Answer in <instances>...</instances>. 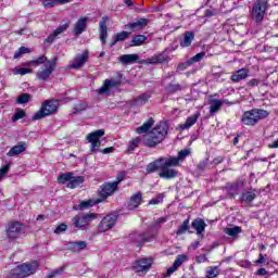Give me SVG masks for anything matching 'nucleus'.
Wrapping results in <instances>:
<instances>
[{
	"mask_svg": "<svg viewBox=\"0 0 278 278\" xmlns=\"http://www.w3.org/2000/svg\"><path fill=\"white\" fill-rule=\"evenodd\" d=\"M168 136V123L161 122L156 125L147 136H144L143 144L144 147H157L160 142L166 140Z\"/></svg>",
	"mask_w": 278,
	"mask_h": 278,
	"instance_id": "f257e3e1",
	"label": "nucleus"
},
{
	"mask_svg": "<svg viewBox=\"0 0 278 278\" xmlns=\"http://www.w3.org/2000/svg\"><path fill=\"white\" fill-rule=\"evenodd\" d=\"M167 160V157H161L148 164L146 168L147 173H155V170H161L159 173V177H161V179H175V177L179 175V172L170 166H166Z\"/></svg>",
	"mask_w": 278,
	"mask_h": 278,
	"instance_id": "f03ea898",
	"label": "nucleus"
},
{
	"mask_svg": "<svg viewBox=\"0 0 278 278\" xmlns=\"http://www.w3.org/2000/svg\"><path fill=\"white\" fill-rule=\"evenodd\" d=\"M60 102L58 100H46L42 102L41 108L34 114L33 121H40L47 116H53L58 113Z\"/></svg>",
	"mask_w": 278,
	"mask_h": 278,
	"instance_id": "7ed1b4c3",
	"label": "nucleus"
},
{
	"mask_svg": "<svg viewBox=\"0 0 278 278\" xmlns=\"http://www.w3.org/2000/svg\"><path fill=\"white\" fill-rule=\"evenodd\" d=\"M264 118H268V111L254 109L243 113L241 116V123H243V125L253 126L257 125L260 121H264Z\"/></svg>",
	"mask_w": 278,
	"mask_h": 278,
	"instance_id": "20e7f679",
	"label": "nucleus"
},
{
	"mask_svg": "<svg viewBox=\"0 0 278 278\" xmlns=\"http://www.w3.org/2000/svg\"><path fill=\"white\" fill-rule=\"evenodd\" d=\"M153 240H155V233L151 230L146 232H131L128 236V242L137 249H142V244H144V242H153Z\"/></svg>",
	"mask_w": 278,
	"mask_h": 278,
	"instance_id": "39448f33",
	"label": "nucleus"
},
{
	"mask_svg": "<svg viewBox=\"0 0 278 278\" xmlns=\"http://www.w3.org/2000/svg\"><path fill=\"white\" fill-rule=\"evenodd\" d=\"M116 78L105 79L103 85L96 90L97 94L103 96H110V92H112V88H118L121 84H123V74L121 72H117L115 74Z\"/></svg>",
	"mask_w": 278,
	"mask_h": 278,
	"instance_id": "423d86ee",
	"label": "nucleus"
},
{
	"mask_svg": "<svg viewBox=\"0 0 278 278\" xmlns=\"http://www.w3.org/2000/svg\"><path fill=\"white\" fill-rule=\"evenodd\" d=\"M94 219H97V214L94 213H78L73 217L72 223L76 229L86 231V229H88V225H90V222Z\"/></svg>",
	"mask_w": 278,
	"mask_h": 278,
	"instance_id": "0eeeda50",
	"label": "nucleus"
},
{
	"mask_svg": "<svg viewBox=\"0 0 278 278\" xmlns=\"http://www.w3.org/2000/svg\"><path fill=\"white\" fill-rule=\"evenodd\" d=\"M268 10V0H256L252 8V18L255 23H262Z\"/></svg>",
	"mask_w": 278,
	"mask_h": 278,
	"instance_id": "6e6552de",
	"label": "nucleus"
},
{
	"mask_svg": "<svg viewBox=\"0 0 278 278\" xmlns=\"http://www.w3.org/2000/svg\"><path fill=\"white\" fill-rule=\"evenodd\" d=\"M58 65V56H54L52 60L47 61L37 74L36 77L40 81H47L51 75H53V71H55V66Z\"/></svg>",
	"mask_w": 278,
	"mask_h": 278,
	"instance_id": "1a4fd4ad",
	"label": "nucleus"
},
{
	"mask_svg": "<svg viewBox=\"0 0 278 278\" xmlns=\"http://www.w3.org/2000/svg\"><path fill=\"white\" fill-rule=\"evenodd\" d=\"M25 233V226L18 222H13L9 224L7 228V236L11 240H16V238H21Z\"/></svg>",
	"mask_w": 278,
	"mask_h": 278,
	"instance_id": "9d476101",
	"label": "nucleus"
},
{
	"mask_svg": "<svg viewBox=\"0 0 278 278\" xmlns=\"http://www.w3.org/2000/svg\"><path fill=\"white\" fill-rule=\"evenodd\" d=\"M105 136L104 129H98L87 136L88 142L91 143L92 153H97L99 151V147H101V137Z\"/></svg>",
	"mask_w": 278,
	"mask_h": 278,
	"instance_id": "9b49d317",
	"label": "nucleus"
},
{
	"mask_svg": "<svg viewBox=\"0 0 278 278\" xmlns=\"http://www.w3.org/2000/svg\"><path fill=\"white\" fill-rule=\"evenodd\" d=\"M116 220H118V216L114 214H109L102 218L98 226V231L100 233H105V231H110L116 225Z\"/></svg>",
	"mask_w": 278,
	"mask_h": 278,
	"instance_id": "f8f14e48",
	"label": "nucleus"
},
{
	"mask_svg": "<svg viewBox=\"0 0 278 278\" xmlns=\"http://www.w3.org/2000/svg\"><path fill=\"white\" fill-rule=\"evenodd\" d=\"M121 181H123V178H118V181L106 182L102 185L99 192L101 199H108V197H112V194L118 190V184H121Z\"/></svg>",
	"mask_w": 278,
	"mask_h": 278,
	"instance_id": "ddd939ff",
	"label": "nucleus"
},
{
	"mask_svg": "<svg viewBox=\"0 0 278 278\" xmlns=\"http://www.w3.org/2000/svg\"><path fill=\"white\" fill-rule=\"evenodd\" d=\"M190 149H185L178 152L177 156H170L166 160V166H169L170 168H175V166H179L180 162H184L190 155Z\"/></svg>",
	"mask_w": 278,
	"mask_h": 278,
	"instance_id": "4468645a",
	"label": "nucleus"
},
{
	"mask_svg": "<svg viewBox=\"0 0 278 278\" xmlns=\"http://www.w3.org/2000/svg\"><path fill=\"white\" fill-rule=\"evenodd\" d=\"M151 266H153V258L149 257L137 260L134 263L132 268L135 273H149V270H151Z\"/></svg>",
	"mask_w": 278,
	"mask_h": 278,
	"instance_id": "2eb2a0df",
	"label": "nucleus"
},
{
	"mask_svg": "<svg viewBox=\"0 0 278 278\" xmlns=\"http://www.w3.org/2000/svg\"><path fill=\"white\" fill-rule=\"evenodd\" d=\"M88 62V51H84L81 54H76L73 61L70 62V68H81L84 64Z\"/></svg>",
	"mask_w": 278,
	"mask_h": 278,
	"instance_id": "dca6fc26",
	"label": "nucleus"
},
{
	"mask_svg": "<svg viewBox=\"0 0 278 278\" xmlns=\"http://www.w3.org/2000/svg\"><path fill=\"white\" fill-rule=\"evenodd\" d=\"M87 25H88V17L87 16L80 17L74 24V30H73L74 36H76V38L81 36V33L86 31Z\"/></svg>",
	"mask_w": 278,
	"mask_h": 278,
	"instance_id": "f3484780",
	"label": "nucleus"
},
{
	"mask_svg": "<svg viewBox=\"0 0 278 278\" xmlns=\"http://www.w3.org/2000/svg\"><path fill=\"white\" fill-rule=\"evenodd\" d=\"M21 268V277H29V275H34L36 270H38V263H31V264H22L20 265Z\"/></svg>",
	"mask_w": 278,
	"mask_h": 278,
	"instance_id": "a211bd4d",
	"label": "nucleus"
},
{
	"mask_svg": "<svg viewBox=\"0 0 278 278\" xmlns=\"http://www.w3.org/2000/svg\"><path fill=\"white\" fill-rule=\"evenodd\" d=\"M108 21H110V18L108 16H103L99 23L100 40H101L102 45H105V42L108 40Z\"/></svg>",
	"mask_w": 278,
	"mask_h": 278,
	"instance_id": "6ab92c4d",
	"label": "nucleus"
},
{
	"mask_svg": "<svg viewBox=\"0 0 278 278\" xmlns=\"http://www.w3.org/2000/svg\"><path fill=\"white\" fill-rule=\"evenodd\" d=\"M68 27H71V23H65L63 25H60L47 39L46 42H48V45H51L55 38H58V36H60V34H64V31H66V29H68Z\"/></svg>",
	"mask_w": 278,
	"mask_h": 278,
	"instance_id": "aec40b11",
	"label": "nucleus"
},
{
	"mask_svg": "<svg viewBox=\"0 0 278 278\" xmlns=\"http://www.w3.org/2000/svg\"><path fill=\"white\" fill-rule=\"evenodd\" d=\"M142 204V192L138 191L137 193L130 197L127 208L128 210H137Z\"/></svg>",
	"mask_w": 278,
	"mask_h": 278,
	"instance_id": "412c9836",
	"label": "nucleus"
},
{
	"mask_svg": "<svg viewBox=\"0 0 278 278\" xmlns=\"http://www.w3.org/2000/svg\"><path fill=\"white\" fill-rule=\"evenodd\" d=\"M25 151H27V143L18 142L16 146L9 150L7 155L9 157H14L16 155H21V153H25Z\"/></svg>",
	"mask_w": 278,
	"mask_h": 278,
	"instance_id": "4be33fe9",
	"label": "nucleus"
},
{
	"mask_svg": "<svg viewBox=\"0 0 278 278\" xmlns=\"http://www.w3.org/2000/svg\"><path fill=\"white\" fill-rule=\"evenodd\" d=\"M88 247V243L86 241H75V242H68L66 244V250L72 251L73 253H79V251H84Z\"/></svg>",
	"mask_w": 278,
	"mask_h": 278,
	"instance_id": "5701e85b",
	"label": "nucleus"
},
{
	"mask_svg": "<svg viewBox=\"0 0 278 278\" xmlns=\"http://www.w3.org/2000/svg\"><path fill=\"white\" fill-rule=\"evenodd\" d=\"M149 99H151V92L147 91L144 93L139 94L135 100L132 101V105L136 108H140L142 105H147L149 102Z\"/></svg>",
	"mask_w": 278,
	"mask_h": 278,
	"instance_id": "b1692460",
	"label": "nucleus"
},
{
	"mask_svg": "<svg viewBox=\"0 0 278 278\" xmlns=\"http://www.w3.org/2000/svg\"><path fill=\"white\" fill-rule=\"evenodd\" d=\"M200 117H201L200 112H197L195 114L187 117L186 122L184 124H180V129L182 130L190 129V127H193Z\"/></svg>",
	"mask_w": 278,
	"mask_h": 278,
	"instance_id": "393cba45",
	"label": "nucleus"
},
{
	"mask_svg": "<svg viewBox=\"0 0 278 278\" xmlns=\"http://www.w3.org/2000/svg\"><path fill=\"white\" fill-rule=\"evenodd\" d=\"M129 36H131V33L125 31V30L115 34L112 37V41L110 43V47H114L115 45H117V42H125V40H127V38H129Z\"/></svg>",
	"mask_w": 278,
	"mask_h": 278,
	"instance_id": "a878e982",
	"label": "nucleus"
},
{
	"mask_svg": "<svg viewBox=\"0 0 278 278\" xmlns=\"http://www.w3.org/2000/svg\"><path fill=\"white\" fill-rule=\"evenodd\" d=\"M170 59L166 55V53H159L149 59H147L148 64H164V62H168Z\"/></svg>",
	"mask_w": 278,
	"mask_h": 278,
	"instance_id": "bb28decb",
	"label": "nucleus"
},
{
	"mask_svg": "<svg viewBox=\"0 0 278 278\" xmlns=\"http://www.w3.org/2000/svg\"><path fill=\"white\" fill-rule=\"evenodd\" d=\"M247 77H249V70L241 68L232 73L231 80L235 84H238L239 81H242V79H247Z\"/></svg>",
	"mask_w": 278,
	"mask_h": 278,
	"instance_id": "cd10ccee",
	"label": "nucleus"
},
{
	"mask_svg": "<svg viewBox=\"0 0 278 278\" xmlns=\"http://www.w3.org/2000/svg\"><path fill=\"white\" fill-rule=\"evenodd\" d=\"M191 227L195 229L198 236H201L203 231H205V227H207V224H205V220L202 218H197L191 223Z\"/></svg>",
	"mask_w": 278,
	"mask_h": 278,
	"instance_id": "c85d7f7f",
	"label": "nucleus"
},
{
	"mask_svg": "<svg viewBox=\"0 0 278 278\" xmlns=\"http://www.w3.org/2000/svg\"><path fill=\"white\" fill-rule=\"evenodd\" d=\"M149 21L147 18H141L137 22L129 23L126 27H129L132 31H138L140 29H143V27H147V24Z\"/></svg>",
	"mask_w": 278,
	"mask_h": 278,
	"instance_id": "c756f323",
	"label": "nucleus"
},
{
	"mask_svg": "<svg viewBox=\"0 0 278 278\" xmlns=\"http://www.w3.org/2000/svg\"><path fill=\"white\" fill-rule=\"evenodd\" d=\"M256 197L257 194L255 193V191H244L240 197V201L241 203H245L247 205H249V203H253V201H255Z\"/></svg>",
	"mask_w": 278,
	"mask_h": 278,
	"instance_id": "7c9ffc66",
	"label": "nucleus"
},
{
	"mask_svg": "<svg viewBox=\"0 0 278 278\" xmlns=\"http://www.w3.org/2000/svg\"><path fill=\"white\" fill-rule=\"evenodd\" d=\"M97 203H101V200L98 199L97 201L94 200L80 201L79 205L74 206L73 210H88L93 205H97Z\"/></svg>",
	"mask_w": 278,
	"mask_h": 278,
	"instance_id": "2f4dec72",
	"label": "nucleus"
},
{
	"mask_svg": "<svg viewBox=\"0 0 278 278\" xmlns=\"http://www.w3.org/2000/svg\"><path fill=\"white\" fill-rule=\"evenodd\" d=\"M84 184V176H72L70 182H67L66 188H71L72 190L75 188H79Z\"/></svg>",
	"mask_w": 278,
	"mask_h": 278,
	"instance_id": "473e14b6",
	"label": "nucleus"
},
{
	"mask_svg": "<svg viewBox=\"0 0 278 278\" xmlns=\"http://www.w3.org/2000/svg\"><path fill=\"white\" fill-rule=\"evenodd\" d=\"M119 62L123 64H134L138 62V54H123L119 56Z\"/></svg>",
	"mask_w": 278,
	"mask_h": 278,
	"instance_id": "72a5a7b5",
	"label": "nucleus"
},
{
	"mask_svg": "<svg viewBox=\"0 0 278 278\" xmlns=\"http://www.w3.org/2000/svg\"><path fill=\"white\" fill-rule=\"evenodd\" d=\"M155 124V121H153V117H150L146 123H143L142 126L136 128L137 134H147L149 129H151L152 125Z\"/></svg>",
	"mask_w": 278,
	"mask_h": 278,
	"instance_id": "f704fd0d",
	"label": "nucleus"
},
{
	"mask_svg": "<svg viewBox=\"0 0 278 278\" xmlns=\"http://www.w3.org/2000/svg\"><path fill=\"white\" fill-rule=\"evenodd\" d=\"M192 40H194L193 31H186L182 41L180 42V47L186 48L192 45Z\"/></svg>",
	"mask_w": 278,
	"mask_h": 278,
	"instance_id": "c9c22d12",
	"label": "nucleus"
},
{
	"mask_svg": "<svg viewBox=\"0 0 278 278\" xmlns=\"http://www.w3.org/2000/svg\"><path fill=\"white\" fill-rule=\"evenodd\" d=\"M210 112L211 114H216V112L220 111V108H223V100H210Z\"/></svg>",
	"mask_w": 278,
	"mask_h": 278,
	"instance_id": "e433bc0d",
	"label": "nucleus"
},
{
	"mask_svg": "<svg viewBox=\"0 0 278 278\" xmlns=\"http://www.w3.org/2000/svg\"><path fill=\"white\" fill-rule=\"evenodd\" d=\"M218 275H220L218 266H208L206 268V278H216Z\"/></svg>",
	"mask_w": 278,
	"mask_h": 278,
	"instance_id": "4c0bfd02",
	"label": "nucleus"
},
{
	"mask_svg": "<svg viewBox=\"0 0 278 278\" xmlns=\"http://www.w3.org/2000/svg\"><path fill=\"white\" fill-rule=\"evenodd\" d=\"M131 42V47H141V45H144V42H147V36L137 35L132 38Z\"/></svg>",
	"mask_w": 278,
	"mask_h": 278,
	"instance_id": "58836bf2",
	"label": "nucleus"
},
{
	"mask_svg": "<svg viewBox=\"0 0 278 278\" xmlns=\"http://www.w3.org/2000/svg\"><path fill=\"white\" fill-rule=\"evenodd\" d=\"M181 91V85L179 84H169L165 88L166 94H175V92Z\"/></svg>",
	"mask_w": 278,
	"mask_h": 278,
	"instance_id": "ea45409f",
	"label": "nucleus"
},
{
	"mask_svg": "<svg viewBox=\"0 0 278 278\" xmlns=\"http://www.w3.org/2000/svg\"><path fill=\"white\" fill-rule=\"evenodd\" d=\"M139 147H140V137H137L131 141H129L127 153H134V151H136V149H138Z\"/></svg>",
	"mask_w": 278,
	"mask_h": 278,
	"instance_id": "a19ab883",
	"label": "nucleus"
},
{
	"mask_svg": "<svg viewBox=\"0 0 278 278\" xmlns=\"http://www.w3.org/2000/svg\"><path fill=\"white\" fill-rule=\"evenodd\" d=\"M225 233H227V236H231V238H236V236H238V233H242V228L240 226H233L231 228H226Z\"/></svg>",
	"mask_w": 278,
	"mask_h": 278,
	"instance_id": "79ce46f5",
	"label": "nucleus"
},
{
	"mask_svg": "<svg viewBox=\"0 0 278 278\" xmlns=\"http://www.w3.org/2000/svg\"><path fill=\"white\" fill-rule=\"evenodd\" d=\"M29 101H31V94L29 93H22L16 99L18 105H25V103H29Z\"/></svg>",
	"mask_w": 278,
	"mask_h": 278,
	"instance_id": "37998d69",
	"label": "nucleus"
},
{
	"mask_svg": "<svg viewBox=\"0 0 278 278\" xmlns=\"http://www.w3.org/2000/svg\"><path fill=\"white\" fill-rule=\"evenodd\" d=\"M40 64H47V56L41 55L38 59L26 63L25 66H38Z\"/></svg>",
	"mask_w": 278,
	"mask_h": 278,
	"instance_id": "c03bdc74",
	"label": "nucleus"
},
{
	"mask_svg": "<svg viewBox=\"0 0 278 278\" xmlns=\"http://www.w3.org/2000/svg\"><path fill=\"white\" fill-rule=\"evenodd\" d=\"M73 175L74 174L72 172L61 174L58 177L59 184H66V181H68V184H70V181L73 179Z\"/></svg>",
	"mask_w": 278,
	"mask_h": 278,
	"instance_id": "a18cd8bd",
	"label": "nucleus"
},
{
	"mask_svg": "<svg viewBox=\"0 0 278 278\" xmlns=\"http://www.w3.org/2000/svg\"><path fill=\"white\" fill-rule=\"evenodd\" d=\"M190 229V219H186L176 231L177 236H184V233Z\"/></svg>",
	"mask_w": 278,
	"mask_h": 278,
	"instance_id": "49530a36",
	"label": "nucleus"
},
{
	"mask_svg": "<svg viewBox=\"0 0 278 278\" xmlns=\"http://www.w3.org/2000/svg\"><path fill=\"white\" fill-rule=\"evenodd\" d=\"M85 110H88V103L79 102L74 106L73 114H80V112H85Z\"/></svg>",
	"mask_w": 278,
	"mask_h": 278,
	"instance_id": "de8ad7c7",
	"label": "nucleus"
},
{
	"mask_svg": "<svg viewBox=\"0 0 278 278\" xmlns=\"http://www.w3.org/2000/svg\"><path fill=\"white\" fill-rule=\"evenodd\" d=\"M25 53H31V50H29V48L26 47H21L17 51H15L13 58L14 60H18V58L25 55Z\"/></svg>",
	"mask_w": 278,
	"mask_h": 278,
	"instance_id": "09e8293b",
	"label": "nucleus"
},
{
	"mask_svg": "<svg viewBox=\"0 0 278 278\" xmlns=\"http://www.w3.org/2000/svg\"><path fill=\"white\" fill-rule=\"evenodd\" d=\"M21 118H25V111L20 109L13 114L11 121H13V123H16V121H21Z\"/></svg>",
	"mask_w": 278,
	"mask_h": 278,
	"instance_id": "8fccbe9b",
	"label": "nucleus"
},
{
	"mask_svg": "<svg viewBox=\"0 0 278 278\" xmlns=\"http://www.w3.org/2000/svg\"><path fill=\"white\" fill-rule=\"evenodd\" d=\"M21 265H17L15 268H13L8 276V278H21Z\"/></svg>",
	"mask_w": 278,
	"mask_h": 278,
	"instance_id": "3c124183",
	"label": "nucleus"
},
{
	"mask_svg": "<svg viewBox=\"0 0 278 278\" xmlns=\"http://www.w3.org/2000/svg\"><path fill=\"white\" fill-rule=\"evenodd\" d=\"M29 73H31V70H29V68L15 67L13 70V75H27Z\"/></svg>",
	"mask_w": 278,
	"mask_h": 278,
	"instance_id": "603ef678",
	"label": "nucleus"
},
{
	"mask_svg": "<svg viewBox=\"0 0 278 278\" xmlns=\"http://www.w3.org/2000/svg\"><path fill=\"white\" fill-rule=\"evenodd\" d=\"M205 58V52H199L198 54H195L194 56H192L189 62L191 64H197V62H201V60H203Z\"/></svg>",
	"mask_w": 278,
	"mask_h": 278,
	"instance_id": "864d4df0",
	"label": "nucleus"
},
{
	"mask_svg": "<svg viewBox=\"0 0 278 278\" xmlns=\"http://www.w3.org/2000/svg\"><path fill=\"white\" fill-rule=\"evenodd\" d=\"M186 260H188V256L186 254L178 255L177 258L175 260L174 264H175V266H177L179 268V266H181V264H184V262H186Z\"/></svg>",
	"mask_w": 278,
	"mask_h": 278,
	"instance_id": "5fc2aeb1",
	"label": "nucleus"
},
{
	"mask_svg": "<svg viewBox=\"0 0 278 278\" xmlns=\"http://www.w3.org/2000/svg\"><path fill=\"white\" fill-rule=\"evenodd\" d=\"M62 273H64V267H60L58 269H54L53 271H50L47 276V278H54L60 276Z\"/></svg>",
	"mask_w": 278,
	"mask_h": 278,
	"instance_id": "6e6d98bb",
	"label": "nucleus"
},
{
	"mask_svg": "<svg viewBox=\"0 0 278 278\" xmlns=\"http://www.w3.org/2000/svg\"><path fill=\"white\" fill-rule=\"evenodd\" d=\"M164 223H166V217H160L152 224L151 229H157V227L164 225Z\"/></svg>",
	"mask_w": 278,
	"mask_h": 278,
	"instance_id": "4d7b16f0",
	"label": "nucleus"
},
{
	"mask_svg": "<svg viewBox=\"0 0 278 278\" xmlns=\"http://www.w3.org/2000/svg\"><path fill=\"white\" fill-rule=\"evenodd\" d=\"M10 173V164L4 165L2 168H0V181Z\"/></svg>",
	"mask_w": 278,
	"mask_h": 278,
	"instance_id": "13d9d810",
	"label": "nucleus"
},
{
	"mask_svg": "<svg viewBox=\"0 0 278 278\" xmlns=\"http://www.w3.org/2000/svg\"><path fill=\"white\" fill-rule=\"evenodd\" d=\"M42 5L43 8H55V5H58V0H43Z\"/></svg>",
	"mask_w": 278,
	"mask_h": 278,
	"instance_id": "bf43d9fd",
	"label": "nucleus"
},
{
	"mask_svg": "<svg viewBox=\"0 0 278 278\" xmlns=\"http://www.w3.org/2000/svg\"><path fill=\"white\" fill-rule=\"evenodd\" d=\"M228 194L231 199H233V197L238 195V185H232L229 190H228Z\"/></svg>",
	"mask_w": 278,
	"mask_h": 278,
	"instance_id": "052dcab7",
	"label": "nucleus"
},
{
	"mask_svg": "<svg viewBox=\"0 0 278 278\" xmlns=\"http://www.w3.org/2000/svg\"><path fill=\"white\" fill-rule=\"evenodd\" d=\"M164 199V193H160L157 198L150 200V205H157L162 203V200Z\"/></svg>",
	"mask_w": 278,
	"mask_h": 278,
	"instance_id": "680f3d73",
	"label": "nucleus"
},
{
	"mask_svg": "<svg viewBox=\"0 0 278 278\" xmlns=\"http://www.w3.org/2000/svg\"><path fill=\"white\" fill-rule=\"evenodd\" d=\"M197 264H205V262H208L207 256L205 254H200L195 256Z\"/></svg>",
	"mask_w": 278,
	"mask_h": 278,
	"instance_id": "e2e57ef3",
	"label": "nucleus"
},
{
	"mask_svg": "<svg viewBox=\"0 0 278 278\" xmlns=\"http://www.w3.org/2000/svg\"><path fill=\"white\" fill-rule=\"evenodd\" d=\"M260 84H262V80L253 78L250 81H248L247 86H249L250 88H255L256 86H260Z\"/></svg>",
	"mask_w": 278,
	"mask_h": 278,
	"instance_id": "0e129e2a",
	"label": "nucleus"
},
{
	"mask_svg": "<svg viewBox=\"0 0 278 278\" xmlns=\"http://www.w3.org/2000/svg\"><path fill=\"white\" fill-rule=\"evenodd\" d=\"M189 66H192V63L190 62V60L185 63L178 64L177 71H186V68H188Z\"/></svg>",
	"mask_w": 278,
	"mask_h": 278,
	"instance_id": "69168bd1",
	"label": "nucleus"
},
{
	"mask_svg": "<svg viewBox=\"0 0 278 278\" xmlns=\"http://www.w3.org/2000/svg\"><path fill=\"white\" fill-rule=\"evenodd\" d=\"M66 224H61L55 228L54 233H62V231H66Z\"/></svg>",
	"mask_w": 278,
	"mask_h": 278,
	"instance_id": "338daca9",
	"label": "nucleus"
},
{
	"mask_svg": "<svg viewBox=\"0 0 278 278\" xmlns=\"http://www.w3.org/2000/svg\"><path fill=\"white\" fill-rule=\"evenodd\" d=\"M266 263V257H264V254L258 255V260L255 261V264H264Z\"/></svg>",
	"mask_w": 278,
	"mask_h": 278,
	"instance_id": "774afa93",
	"label": "nucleus"
}]
</instances>
